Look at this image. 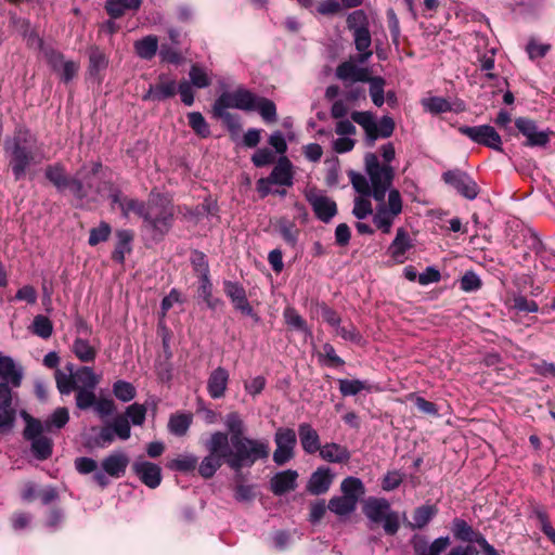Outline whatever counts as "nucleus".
I'll use <instances>...</instances> for the list:
<instances>
[{
	"mask_svg": "<svg viewBox=\"0 0 555 555\" xmlns=\"http://www.w3.org/2000/svg\"><path fill=\"white\" fill-rule=\"evenodd\" d=\"M364 168L373 189V198L377 203L373 223L383 233L388 234L403 209L400 192L397 189H390L395 168L391 165L380 164L375 153L365 154Z\"/></svg>",
	"mask_w": 555,
	"mask_h": 555,
	"instance_id": "obj_1",
	"label": "nucleus"
},
{
	"mask_svg": "<svg viewBox=\"0 0 555 555\" xmlns=\"http://www.w3.org/2000/svg\"><path fill=\"white\" fill-rule=\"evenodd\" d=\"M23 369L0 351V433H10L16 422L18 395L23 380Z\"/></svg>",
	"mask_w": 555,
	"mask_h": 555,
	"instance_id": "obj_2",
	"label": "nucleus"
},
{
	"mask_svg": "<svg viewBox=\"0 0 555 555\" xmlns=\"http://www.w3.org/2000/svg\"><path fill=\"white\" fill-rule=\"evenodd\" d=\"M218 434L225 439L223 449L227 454V465L235 472L249 468L270 455V446L266 439H254L247 436L229 437L227 433L219 430Z\"/></svg>",
	"mask_w": 555,
	"mask_h": 555,
	"instance_id": "obj_3",
	"label": "nucleus"
},
{
	"mask_svg": "<svg viewBox=\"0 0 555 555\" xmlns=\"http://www.w3.org/2000/svg\"><path fill=\"white\" fill-rule=\"evenodd\" d=\"M173 205L163 194L152 192L147 199L143 217L144 227L153 233L154 238H163L173 222Z\"/></svg>",
	"mask_w": 555,
	"mask_h": 555,
	"instance_id": "obj_4",
	"label": "nucleus"
},
{
	"mask_svg": "<svg viewBox=\"0 0 555 555\" xmlns=\"http://www.w3.org/2000/svg\"><path fill=\"white\" fill-rule=\"evenodd\" d=\"M27 137L28 132L20 129L13 138L7 139L3 144V149L10 157V167L15 181L25 177L35 158L33 151L26 146Z\"/></svg>",
	"mask_w": 555,
	"mask_h": 555,
	"instance_id": "obj_5",
	"label": "nucleus"
},
{
	"mask_svg": "<svg viewBox=\"0 0 555 555\" xmlns=\"http://www.w3.org/2000/svg\"><path fill=\"white\" fill-rule=\"evenodd\" d=\"M362 512L370 521L369 528L383 524L386 534L395 535L400 528L399 515L391 509L390 503L384 498H367L362 506Z\"/></svg>",
	"mask_w": 555,
	"mask_h": 555,
	"instance_id": "obj_6",
	"label": "nucleus"
},
{
	"mask_svg": "<svg viewBox=\"0 0 555 555\" xmlns=\"http://www.w3.org/2000/svg\"><path fill=\"white\" fill-rule=\"evenodd\" d=\"M351 120L362 127L367 145L372 146L379 138L387 139L395 131L393 119L385 115L378 121L370 111H354L350 114Z\"/></svg>",
	"mask_w": 555,
	"mask_h": 555,
	"instance_id": "obj_7",
	"label": "nucleus"
},
{
	"mask_svg": "<svg viewBox=\"0 0 555 555\" xmlns=\"http://www.w3.org/2000/svg\"><path fill=\"white\" fill-rule=\"evenodd\" d=\"M225 439L215 431L205 442V449L208 454L202 460L198 465V474L205 478H211L217 470L227 464V454L224 452Z\"/></svg>",
	"mask_w": 555,
	"mask_h": 555,
	"instance_id": "obj_8",
	"label": "nucleus"
},
{
	"mask_svg": "<svg viewBox=\"0 0 555 555\" xmlns=\"http://www.w3.org/2000/svg\"><path fill=\"white\" fill-rule=\"evenodd\" d=\"M366 16L363 11H354L348 18V27L353 30V39L356 49L360 52L359 61L366 62L372 56L370 50L372 39L367 26L364 24Z\"/></svg>",
	"mask_w": 555,
	"mask_h": 555,
	"instance_id": "obj_9",
	"label": "nucleus"
},
{
	"mask_svg": "<svg viewBox=\"0 0 555 555\" xmlns=\"http://www.w3.org/2000/svg\"><path fill=\"white\" fill-rule=\"evenodd\" d=\"M254 93L245 88L222 92L212 105V112H229L236 108L244 112H253Z\"/></svg>",
	"mask_w": 555,
	"mask_h": 555,
	"instance_id": "obj_10",
	"label": "nucleus"
},
{
	"mask_svg": "<svg viewBox=\"0 0 555 555\" xmlns=\"http://www.w3.org/2000/svg\"><path fill=\"white\" fill-rule=\"evenodd\" d=\"M276 449L273 452V462L281 466L294 457V449L297 443V437L294 429L280 427L274 434Z\"/></svg>",
	"mask_w": 555,
	"mask_h": 555,
	"instance_id": "obj_11",
	"label": "nucleus"
},
{
	"mask_svg": "<svg viewBox=\"0 0 555 555\" xmlns=\"http://www.w3.org/2000/svg\"><path fill=\"white\" fill-rule=\"evenodd\" d=\"M131 437V428L129 421L125 416H115L113 421L103 426L98 437L95 444L100 448H106L114 442L116 438L126 441Z\"/></svg>",
	"mask_w": 555,
	"mask_h": 555,
	"instance_id": "obj_12",
	"label": "nucleus"
},
{
	"mask_svg": "<svg viewBox=\"0 0 555 555\" xmlns=\"http://www.w3.org/2000/svg\"><path fill=\"white\" fill-rule=\"evenodd\" d=\"M306 199L310 204L315 217L322 222H330L337 214L336 203L317 189L308 190L306 192Z\"/></svg>",
	"mask_w": 555,
	"mask_h": 555,
	"instance_id": "obj_13",
	"label": "nucleus"
},
{
	"mask_svg": "<svg viewBox=\"0 0 555 555\" xmlns=\"http://www.w3.org/2000/svg\"><path fill=\"white\" fill-rule=\"evenodd\" d=\"M224 294L230 298L235 310L242 314L253 318L256 322L259 321V317L255 313L250 306L245 288L238 283L230 280L223 281Z\"/></svg>",
	"mask_w": 555,
	"mask_h": 555,
	"instance_id": "obj_14",
	"label": "nucleus"
},
{
	"mask_svg": "<svg viewBox=\"0 0 555 555\" xmlns=\"http://www.w3.org/2000/svg\"><path fill=\"white\" fill-rule=\"evenodd\" d=\"M442 179L468 199H474L478 194L477 183L461 170H449L442 175Z\"/></svg>",
	"mask_w": 555,
	"mask_h": 555,
	"instance_id": "obj_15",
	"label": "nucleus"
},
{
	"mask_svg": "<svg viewBox=\"0 0 555 555\" xmlns=\"http://www.w3.org/2000/svg\"><path fill=\"white\" fill-rule=\"evenodd\" d=\"M177 93V81L169 78L167 75L162 74L158 76V81L151 85L142 96L143 101L160 102L166 99L172 98Z\"/></svg>",
	"mask_w": 555,
	"mask_h": 555,
	"instance_id": "obj_16",
	"label": "nucleus"
},
{
	"mask_svg": "<svg viewBox=\"0 0 555 555\" xmlns=\"http://www.w3.org/2000/svg\"><path fill=\"white\" fill-rule=\"evenodd\" d=\"M515 126L527 138L526 145L528 146H545L550 141L548 133L539 131L532 119L519 117L515 120Z\"/></svg>",
	"mask_w": 555,
	"mask_h": 555,
	"instance_id": "obj_17",
	"label": "nucleus"
},
{
	"mask_svg": "<svg viewBox=\"0 0 555 555\" xmlns=\"http://www.w3.org/2000/svg\"><path fill=\"white\" fill-rule=\"evenodd\" d=\"M132 470L150 489L157 488L162 482V468L155 463L138 460L133 463Z\"/></svg>",
	"mask_w": 555,
	"mask_h": 555,
	"instance_id": "obj_18",
	"label": "nucleus"
},
{
	"mask_svg": "<svg viewBox=\"0 0 555 555\" xmlns=\"http://www.w3.org/2000/svg\"><path fill=\"white\" fill-rule=\"evenodd\" d=\"M230 374L223 366L212 370L207 379V392L212 399H221L225 396Z\"/></svg>",
	"mask_w": 555,
	"mask_h": 555,
	"instance_id": "obj_19",
	"label": "nucleus"
},
{
	"mask_svg": "<svg viewBox=\"0 0 555 555\" xmlns=\"http://www.w3.org/2000/svg\"><path fill=\"white\" fill-rule=\"evenodd\" d=\"M268 177L272 184L293 186L294 170L292 162L286 156H281Z\"/></svg>",
	"mask_w": 555,
	"mask_h": 555,
	"instance_id": "obj_20",
	"label": "nucleus"
},
{
	"mask_svg": "<svg viewBox=\"0 0 555 555\" xmlns=\"http://www.w3.org/2000/svg\"><path fill=\"white\" fill-rule=\"evenodd\" d=\"M129 465V457L122 451H114L102 460V469L113 478H120Z\"/></svg>",
	"mask_w": 555,
	"mask_h": 555,
	"instance_id": "obj_21",
	"label": "nucleus"
},
{
	"mask_svg": "<svg viewBox=\"0 0 555 555\" xmlns=\"http://www.w3.org/2000/svg\"><path fill=\"white\" fill-rule=\"evenodd\" d=\"M298 473L294 469H286L276 473L270 480V490L275 495H283L297 488Z\"/></svg>",
	"mask_w": 555,
	"mask_h": 555,
	"instance_id": "obj_22",
	"label": "nucleus"
},
{
	"mask_svg": "<svg viewBox=\"0 0 555 555\" xmlns=\"http://www.w3.org/2000/svg\"><path fill=\"white\" fill-rule=\"evenodd\" d=\"M334 479V475L330 467L321 466L312 473L308 485L307 491L313 495H320L330 489Z\"/></svg>",
	"mask_w": 555,
	"mask_h": 555,
	"instance_id": "obj_23",
	"label": "nucleus"
},
{
	"mask_svg": "<svg viewBox=\"0 0 555 555\" xmlns=\"http://www.w3.org/2000/svg\"><path fill=\"white\" fill-rule=\"evenodd\" d=\"M412 247L413 242L409 233L403 228H399L393 241L388 247V254L397 263H403L406 260V251Z\"/></svg>",
	"mask_w": 555,
	"mask_h": 555,
	"instance_id": "obj_24",
	"label": "nucleus"
},
{
	"mask_svg": "<svg viewBox=\"0 0 555 555\" xmlns=\"http://www.w3.org/2000/svg\"><path fill=\"white\" fill-rule=\"evenodd\" d=\"M452 533L455 539L464 542H477L486 550V539L476 532L464 519L455 518L452 522Z\"/></svg>",
	"mask_w": 555,
	"mask_h": 555,
	"instance_id": "obj_25",
	"label": "nucleus"
},
{
	"mask_svg": "<svg viewBox=\"0 0 555 555\" xmlns=\"http://www.w3.org/2000/svg\"><path fill=\"white\" fill-rule=\"evenodd\" d=\"M29 40L36 41L39 50L42 52L44 60L48 65L52 68L56 74L60 73L64 63H66L64 54L56 49L46 46L42 38H40L37 34L31 33L29 35Z\"/></svg>",
	"mask_w": 555,
	"mask_h": 555,
	"instance_id": "obj_26",
	"label": "nucleus"
},
{
	"mask_svg": "<svg viewBox=\"0 0 555 555\" xmlns=\"http://www.w3.org/2000/svg\"><path fill=\"white\" fill-rule=\"evenodd\" d=\"M298 435L306 453L313 454L321 450L319 434L309 423H301L298 426Z\"/></svg>",
	"mask_w": 555,
	"mask_h": 555,
	"instance_id": "obj_27",
	"label": "nucleus"
},
{
	"mask_svg": "<svg viewBox=\"0 0 555 555\" xmlns=\"http://www.w3.org/2000/svg\"><path fill=\"white\" fill-rule=\"evenodd\" d=\"M116 245L112 253V259L115 262L124 264L127 254L132 250L131 243L133 241V233L130 230H117L116 231Z\"/></svg>",
	"mask_w": 555,
	"mask_h": 555,
	"instance_id": "obj_28",
	"label": "nucleus"
},
{
	"mask_svg": "<svg viewBox=\"0 0 555 555\" xmlns=\"http://www.w3.org/2000/svg\"><path fill=\"white\" fill-rule=\"evenodd\" d=\"M336 76L343 81L366 82L369 79V72L365 68L359 67L352 62H344L338 65Z\"/></svg>",
	"mask_w": 555,
	"mask_h": 555,
	"instance_id": "obj_29",
	"label": "nucleus"
},
{
	"mask_svg": "<svg viewBox=\"0 0 555 555\" xmlns=\"http://www.w3.org/2000/svg\"><path fill=\"white\" fill-rule=\"evenodd\" d=\"M142 0H106L105 10L111 18L121 17L126 11H137L140 9Z\"/></svg>",
	"mask_w": 555,
	"mask_h": 555,
	"instance_id": "obj_30",
	"label": "nucleus"
},
{
	"mask_svg": "<svg viewBox=\"0 0 555 555\" xmlns=\"http://www.w3.org/2000/svg\"><path fill=\"white\" fill-rule=\"evenodd\" d=\"M253 112H258L264 122L271 124L276 121V106L270 99L259 96L254 93Z\"/></svg>",
	"mask_w": 555,
	"mask_h": 555,
	"instance_id": "obj_31",
	"label": "nucleus"
},
{
	"mask_svg": "<svg viewBox=\"0 0 555 555\" xmlns=\"http://www.w3.org/2000/svg\"><path fill=\"white\" fill-rule=\"evenodd\" d=\"M320 456L330 463H345L349 461L350 452L346 447L331 442L321 448Z\"/></svg>",
	"mask_w": 555,
	"mask_h": 555,
	"instance_id": "obj_32",
	"label": "nucleus"
},
{
	"mask_svg": "<svg viewBox=\"0 0 555 555\" xmlns=\"http://www.w3.org/2000/svg\"><path fill=\"white\" fill-rule=\"evenodd\" d=\"M69 422V411L65 406L56 408L47 418L46 423V433L56 434L62 428H64Z\"/></svg>",
	"mask_w": 555,
	"mask_h": 555,
	"instance_id": "obj_33",
	"label": "nucleus"
},
{
	"mask_svg": "<svg viewBox=\"0 0 555 555\" xmlns=\"http://www.w3.org/2000/svg\"><path fill=\"white\" fill-rule=\"evenodd\" d=\"M66 369L68 373H65L59 369H56L54 373L56 388L61 395H69L72 391L77 390L76 379L73 373L74 365L68 364Z\"/></svg>",
	"mask_w": 555,
	"mask_h": 555,
	"instance_id": "obj_34",
	"label": "nucleus"
},
{
	"mask_svg": "<svg viewBox=\"0 0 555 555\" xmlns=\"http://www.w3.org/2000/svg\"><path fill=\"white\" fill-rule=\"evenodd\" d=\"M198 297L206 304L207 308L216 310L223 302L220 298L212 295V283L210 276L199 279V286L197 289Z\"/></svg>",
	"mask_w": 555,
	"mask_h": 555,
	"instance_id": "obj_35",
	"label": "nucleus"
},
{
	"mask_svg": "<svg viewBox=\"0 0 555 555\" xmlns=\"http://www.w3.org/2000/svg\"><path fill=\"white\" fill-rule=\"evenodd\" d=\"M158 49V39L156 36H145L134 42V50L139 57L143 60H152Z\"/></svg>",
	"mask_w": 555,
	"mask_h": 555,
	"instance_id": "obj_36",
	"label": "nucleus"
},
{
	"mask_svg": "<svg viewBox=\"0 0 555 555\" xmlns=\"http://www.w3.org/2000/svg\"><path fill=\"white\" fill-rule=\"evenodd\" d=\"M72 351L79 361L85 363L93 362L98 353L96 349L87 339L80 337L75 338Z\"/></svg>",
	"mask_w": 555,
	"mask_h": 555,
	"instance_id": "obj_37",
	"label": "nucleus"
},
{
	"mask_svg": "<svg viewBox=\"0 0 555 555\" xmlns=\"http://www.w3.org/2000/svg\"><path fill=\"white\" fill-rule=\"evenodd\" d=\"M327 508L338 516H348L356 511L357 502L353 498L349 499L345 495L333 496L328 501Z\"/></svg>",
	"mask_w": 555,
	"mask_h": 555,
	"instance_id": "obj_38",
	"label": "nucleus"
},
{
	"mask_svg": "<svg viewBox=\"0 0 555 555\" xmlns=\"http://www.w3.org/2000/svg\"><path fill=\"white\" fill-rule=\"evenodd\" d=\"M46 178L59 190L67 189L68 179L63 165L56 163L46 168Z\"/></svg>",
	"mask_w": 555,
	"mask_h": 555,
	"instance_id": "obj_39",
	"label": "nucleus"
},
{
	"mask_svg": "<svg viewBox=\"0 0 555 555\" xmlns=\"http://www.w3.org/2000/svg\"><path fill=\"white\" fill-rule=\"evenodd\" d=\"M339 391L344 397L356 396L365 390L371 392L373 386L367 380L361 379H338Z\"/></svg>",
	"mask_w": 555,
	"mask_h": 555,
	"instance_id": "obj_40",
	"label": "nucleus"
},
{
	"mask_svg": "<svg viewBox=\"0 0 555 555\" xmlns=\"http://www.w3.org/2000/svg\"><path fill=\"white\" fill-rule=\"evenodd\" d=\"M340 490L343 492V495L354 499V501L358 503L360 498L365 493V487L361 479L357 477H347L345 478L340 483Z\"/></svg>",
	"mask_w": 555,
	"mask_h": 555,
	"instance_id": "obj_41",
	"label": "nucleus"
},
{
	"mask_svg": "<svg viewBox=\"0 0 555 555\" xmlns=\"http://www.w3.org/2000/svg\"><path fill=\"white\" fill-rule=\"evenodd\" d=\"M77 388L95 389L100 382V377L90 366H81L74 373Z\"/></svg>",
	"mask_w": 555,
	"mask_h": 555,
	"instance_id": "obj_42",
	"label": "nucleus"
},
{
	"mask_svg": "<svg viewBox=\"0 0 555 555\" xmlns=\"http://www.w3.org/2000/svg\"><path fill=\"white\" fill-rule=\"evenodd\" d=\"M197 463V456L194 454L184 453L168 462L167 467L171 470L180 473H191L196 468Z\"/></svg>",
	"mask_w": 555,
	"mask_h": 555,
	"instance_id": "obj_43",
	"label": "nucleus"
},
{
	"mask_svg": "<svg viewBox=\"0 0 555 555\" xmlns=\"http://www.w3.org/2000/svg\"><path fill=\"white\" fill-rule=\"evenodd\" d=\"M108 65V60L105 53L98 47H92L89 51V74L96 76L100 72L104 70Z\"/></svg>",
	"mask_w": 555,
	"mask_h": 555,
	"instance_id": "obj_44",
	"label": "nucleus"
},
{
	"mask_svg": "<svg viewBox=\"0 0 555 555\" xmlns=\"http://www.w3.org/2000/svg\"><path fill=\"white\" fill-rule=\"evenodd\" d=\"M146 412L145 404L134 402L126 408L124 414H118L117 416H125L130 425L142 426L145 422Z\"/></svg>",
	"mask_w": 555,
	"mask_h": 555,
	"instance_id": "obj_45",
	"label": "nucleus"
},
{
	"mask_svg": "<svg viewBox=\"0 0 555 555\" xmlns=\"http://www.w3.org/2000/svg\"><path fill=\"white\" fill-rule=\"evenodd\" d=\"M31 452L37 460L43 461L51 456L53 442L50 438L42 436L30 441Z\"/></svg>",
	"mask_w": 555,
	"mask_h": 555,
	"instance_id": "obj_46",
	"label": "nucleus"
},
{
	"mask_svg": "<svg viewBox=\"0 0 555 555\" xmlns=\"http://www.w3.org/2000/svg\"><path fill=\"white\" fill-rule=\"evenodd\" d=\"M370 83V96L375 106L380 107L385 103V79L379 76L370 77L367 81Z\"/></svg>",
	"mask_w": 555,
	"mask_h": 555,
	"instance_id": "obj_47",
	"label": "nucleus"
},
{
	"mask_svg": "<svg viewBox=\"0 0 555 555\" xmlns=\"http://www.w3.org/2000/svg\"><path fill=\"white\" fill-rule=\"evenodd\" d=\"M192 423V416L189 414L171 415L168 423V429L176 436H184Z\"/></svg>",
	"mask_w": 555,
	"mask_h": 555,
	"instance_id": "obj_48",
	"label": "nucleus"
},
{
	"mask_svg": "<svg viewBox=\"0 0 555 555\" xmlns=\"http://www.w3.org/2000/svg\"><path fill=\"white\" fill-rule=\"evenodd\" d=\"M224 425L228 429L229 437H243L245 436V423L237 412H230L225 415Z\"/></svg>",
	"mask_w": 555,
	"mask_h": 555,
	"instance_id": "obj_49",
	"label": "nucleus"
},
{
	"mask_svg": "<svg viewBox=\"0 0 555 555\" xmlns=\"http://www.w3.org/2000/svg\"><path fill=\"white\" fill-rule=\"evenodd\" d=\"M189 126L201 138L210 135V128L206 119L199 112H191L188 114Z\"/></svg>",
	"mask_w": 555,
	"mask_h": 555,
	"instance_id": "obj_50",
	"label": "nucleus"
},
{
	"mask_svg": "<svg viewBox=\"0 0 555 555\" xmlns=\"http://www.w3.org/2000/svg\"><path fill=\"white\" fill-rule=\"evenodd\" d=\"M113 393L121 402H129L135 397L137 390L131 383L117 380L113 385Z\"/></svg>",
	"mask_w": 555,
	"mask_h": 555,
	"instance_id": "obj_51",
	"label": "nucleus"
},
{
	"mask_svg": "<svg viewBox=\"0 0 555 555\" xmlns=\"http://www.w3.org/2000/svg\"><path fill=\"white\" fill-rule=\"evenodd\" d=\"M75 399L77 408L82 411L94 408L98 400L91 388H77Z\"/></svg>",
	"mask_w": 555,
	"mask_h": 555,
	"instance_id": "obj_52",
	"label": "nucleus"
},
{
	"mask_svg": "<svg viewBox=\"0 0 555 555\" xmlns=\"http://www.w3.org/2000/svg\"><path fill=\"white\" fill-rule=\"evenodd\" d=\"M111 233L112 227L107 222L102 221L98 227L90 230L88 243L90 246H96L100 243L106 242Z\"/></svg>",
	"mask_w": 555,
	"mask_h": 555,
	"instance_id": "obj_53",
	"label": "nucleus"
},
{
	"mask_svg": "<svg viewBox=\"0 0 555 555\" xmlns=\"http://www.w3.org/2000/svg\"><path fill=\"white\" fill-rule=\"evenodd\" d=\"M436 508L431 505H422L417 507L413 515L414 524L411 526L413 528L422 529L424 528L435 516Z\"/></svg>",
	"mask_w": 555,
	"mask_h": 555,
	"instance_id": "obj_54",
	"label": "nucleus"
},
{
	"mask_svg": "<svg viewBox=\"0 0 555 555\" xmlns=\"http://www.w3.org/2000/svg\"><path fill=\"white\" fill-rule=\"evenodd\" d=\"M146 206L147 202L144 203L135 198L125 197L122 202H120V210L125 217H128L130 212H133L143 219Z\"/></svg>",
	"mask_w": 555,
	"mask_h": 555,
	"instance_id": "obj_55",
	"label": "nucleus"
},
{
	"mask_svg": "<svg viewBox=\"0 0 555 555\" xmlns=\"http://www.w3.org/2000/svg\"><path fill=\"white\" fill-rule=\"evenodd\" d=\"M349 177L351 184L357 193H359L361 196L363 195L373 197V189L370 183V179L354 171H351Z\"/></svg>",
	"mask_w": 555,
	"mask_h": 555,
	"instance_id": "obj_56",
	"label": "nucleus"
},
{
	"mask_svg": "<svg viewBox=\"0 0 555 555\" xmlns=\"http://www.w3.org/2000/svg\"><path fill=\"white\" fill-rule=\"evenodd\" d=\"M369 197L370 196L362 195L354 198L352 215L359 220H363L375 214V211L373 212L372 203Z\"/></svg>",
	"mask_w": 555,
	"mask_h": 555,
	"instance_id": "obj_57",
	"label": "nucleus"
},
{
	"mask_svg": "<svg viewBox=\"0 0 555 555\" xmlns=\"http://www.w3.org/2000/svg\"><path fill=\"white\" fill-rule=\"evenodd\" d=\"M423 106L434 114L447 113L452 111L451 103L441 96H431L423 100Z\"/></svg>",
	"mask_w": 555,
	"mask_h": 555,
	"instance_id": "obj_58",
	"label": "nucleus"
},
{
	"mask_svg": "<svg viewBox=\"0 0 555 555\" xmlns=\"http://www.w3.org/2000/svg\"><path fill=\"white\" fill-rule=\"evenodd\" d=\"M283 317H284L285 322H286V324L288 326H291V327H293V328H295L297 331H301V332H306V333L310 334V331L307 327L306 321L296 311L295 308H293V307L285 308V310L283 312Z\"/></svg>",
	"mask_w": 555,
	"mask_h": 555,
	"instance_id": "obj_59",
	"label": "nucleus"
},
{
	"mask_svg": "<svg viewBox=\"0 0 555 555\" xmlns=\"http://www.w3.org/2000/svg\"><path fill=\"white\" fill-rule=\"evenodd\" d=\"M53 325L49 318L44 315H37L33 321V333L37 336L47 339L52 335Z\"/></svg>",
	"mask_w": 555,
	"mask_h": 555,
	"instance_id": "obj_60",
	"label": "nucleus"
},
{
	"mask_svg": "<svg viewBox=\"0 0 555 555\" xmlns=\"http://www.w3.org/2000/svg\"><path fill=\"white\" fill-rule=\"evenodd\" d=\"M190 83L198 89L207 88L210 85V79L204 68L192 65L189 72Z\"/></svg>",
	"mask_w": 555,
	"mask_h": 555,
	"instance_id": "obj_61",
	"label": "nucleus"
},
{
	"mask_svg": "<svg viewBox=\"0 0 555 555\" xmlns=\"http://www.w3.org/2000/svg\"><path fill=\"white\" fill-rule=\"evenodd\" d=\"M46 431V423L38 418H30V422L26 424L23 436L26 440L31 441L36 438L42 437Z\"/></svg>",
	"mask_w": 555,
	"mask_h": 555,
	"instance_id": "obj_62",
	"label": "nucleus"
},
{
	"mask_svg": "<svg viewBox=\"0 0 555 555\" xmlns=\"http://www.w3.org/2000/svg\"><path fill=\"white\" fill-rule=\"evenodd\" d=\"M191 263L194 270L198 273V279L210 276L209 264L204 253L198 250L193 251L191 256Z\"/></svg>",
	"mask_w": 555,
	"mask_h": 555,
	"instance_id": "obj_63",
	"label": "nucleus"
},
{
	"mask_svg": "<svg viewBox=\"0 0 555 555\" xmlns=\"http://www.w3.org/2000/svg\"><path fill=\"white\" fill-rule=\"evenodd\" d=\"M274 160V153L268 147L258 149L251 156V163L257 168L266 167L272 164Z\"/></svg>",
	"mask_w": 555,
	"mask_h": 555,
	"instance_id": "obj_64",
	"label": "nucleus"
}]
</instances>
